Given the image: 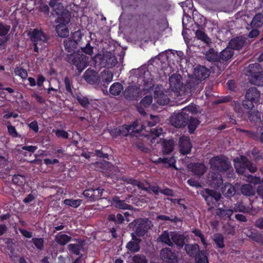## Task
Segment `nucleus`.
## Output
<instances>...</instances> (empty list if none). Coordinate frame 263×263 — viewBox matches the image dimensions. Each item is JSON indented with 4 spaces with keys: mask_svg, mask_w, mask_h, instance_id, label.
<instances>
[{
    "mask_svg": "<svg viewBox=\"0 0 263 263\" xmlns=\"http://www.w3.org/2000/svg\"><path fill=\"white\" fill-rule=\"evenodd\" d=\"M77 41L70 38L66 39L64 41L65 49L69 53L66 57V61L71 65H74L79 72L81 73L88 65V57L83 54L75 53L77 48Z\"/></svg>",
    "mask_w": 263,
    "mask_h": 263,
    "instance_id": "nucleus-1",
    "label": "nucleus"
},
{
    "mask_svg": "<svg viewBox=\"0 0 263 263\" xmlns=\"http://www.w3.org/2000/svg\"><path fill=\"white\" fill-rule=\"evenodd\" d=\"M247 71L251 84L257 86H263V70L259 64H250Z\"/></svg>",
    "mask_w": 263,
    "mask_h": 263,
    "instance_id": "nucleus-2",
    "label": "nucleus"
},
{
    "mask_svg": "<svg viewBox=\"0 0 263 263\" xmlns=\"http://www.w3.org/2000/svg\"><path fill=\"white\" fill-rule=\"evenodd\" d=\"M260 97L259 91L256 87H250L246 92L242 105L244 108L250 111L259 102Z\"/></svg>",
    "mask_w": 263,
    "mask_h": 263,
    "instance_id": "nucleus-3",
    "label": "nucleus"
},
{
    "mask_svg": "<svg viewBox=\"0 0 263 263\" xmlns=\"http://www.w3.org/2000/svg\"><path fill=\"white\" fill-rule=\"evenodd\" d=\"M210 168L219 172H225L231 167V162L224 156H216L211 158L209 161Z\"/></svg>",
    "mask_w": 263,
    "mask_h": 263,
    "instance_id": "nucleus-4",
    "label": "nucleus"
},
{
    "mask_svg": "<svg viewBox=\"0 0 263 263\" xmlns=\"http://www.w3.org/2000/svg\"><path fill=\"white\" fill-rule=\"evenodd\" d=\"M53 8V11L58 15L56 22L59 24L67 25L71 19V13L68 10L64 9L61 3L58 2L57 4Z\"/></svg>",
    "mask_w": 263,
    "mask_h": 263,
    "instance_id": "nucleus-5",
    "label": "nucleus"
},
{
    "mask_svg": "<svg viewBox=\"0 0 263 263\" xmlns=\"http://www.w3.org/2000/svg\"><path fill=\"white\" fill-rule=\"evenodd\" d=\"M221 175L218 172L210 171L206 176V183L211 187L218 189L223 184Z\"/></svg>",
    "mask_w": 263,
    "mask_h": 263,
    "instance_id": "nucleus-6",
    "label": "nucleus"
},
{
    "mask_svg": "<svg viewBox=\"0 0 263 263\" xmlns=\"http://www.w3.org/2000/svg\"><path fill=\"white\" fill-rule=\"evenodd\" d=\"M208 205L215 204L221 197V194L213 190L205 189L200 193Z\"/></svg>",
    "mask_w": 263,
    "mask_h": 263,
    "instance_id": "nucleus-7",
    "label": "nucleus"
},
{
    "mask_svg": "<svg viewBox=\"0 0 263 263\" xmlns=\"http://www.w3.org/2000/svg\"><path fill=\"white\" fill-rule=\"evenodd\" d=\"M189 118H190V115L183 113L181 110L180 112L176 114L171 117V122L176 127L180 128L184 127L187 125Z\"/></svg>",
    "mask_w": 263,
    "mask_h": 263,
    "instance_id": "nucleus-8",
    "label": "nucleus"
},
{
    "mask_svg": "<svg viewBox=\"0 0 263 263\" xmlns=\"http://www.w3.org/2000/svg\"><path fill=\"white\" fill-rule=\"evenodd\" d=\"M160 256L165 263H178V257L175 252L169 248L162 249Z\"/></svg>",
    "mask_w": 263,
    "mask_h": 263,
    "instance_id": "nucleus-9",
    "label": "nucleus"
},
{
    "mask_svg": "<svg viewBox=\"0 0 263 263\" xmlns=\"http://www.w3.org/2000/svg\"><path fill=\"white\" fill-rule=\"evenodd\" d=\"M103 191L104 189L100 187L97 189L89 188L84 190L83 194L88 200L93 201L101 198Z\"/></svg>",
    "mask_w": 263,
    "mask_h": 263,
    "instance_id": "nucleus-10",
    "label": "nucleus"
},
{
    "mask_svg": "<svg viewBox=\"0 0 263 263\" xmlns=\"http://www.w3.org/2000/svg\"><path fill=\"white\" fill-rule=\"evenodd\" d=\"M185 88L187 91L192 94L197 95L200 92L202 87L200 81L196 79L193 78L187 82L185 84Z\"/></svg>",
    "mask_w": 263,
    "mask_h": 263,
    "instance_id": "nucleus-11",
    "label": "nucleus"
},
{
    "mask_svg": "<svg viewBox=\"0 0 263 263\" xmlns=\"http://www.w3.org/2000/svg\"><path fill=\"white\" fill-rule=\"evenodd\" d=\"M83 78L90 84L99 85V75L93 69H91L90 68L87 69L84 73Z\"/></svg>",
    "mask_w": 263,
    "mask_h": 263,
    "instance_id": "nucleus-12",
    "label": "nucleus"
},
{
    "mask_svg": "<svg viewBox=\"0 0 263 263\" xmlns=\"http://www.w3.org/2000/svg\"><path fill=\"white\" fill-rule=\"evenodd\" d=\"M32 42L39 43L40 45L47 42L48 37L42 29H34L30 35Z\"/></svg>",
    "mask_w": 263,
    "mask_h": 263,
    "instance_id": "nucleus-13",
    "label": "nucleus"
},
{
    "mask_svg": "<svg viewBox=\"0 0 263 263\" xmlns=\"http://www.w3.org/2000/svg\"><path fill=\"white\" fill-rule=\"evenodd\" d=\"M140 93L139 88L136 86L129 85L123 91V96L127 100H137Z\"/></svg>",
    "mask_w": 263,
    "mask_h": 263,
    "instance_id": "nucleus-14",
    "label": "nucleus"
},
{
    "mask_svg": "<svg viewBox=\"0 0 263 263\" xmlns=\"http://www.w3.org/2000/svg\"><path fill=\"white\" fill-rule=\"evenodd\" d=\"M180 74H173L169 78L170 89L172 91L178 92L182 87V82Z\"/></svg>",
    "mask_w": 263,
    "mask_h": 263,
    "instance_id": "nucleus-15",
    "label": "nucleus"
},
{
    "mask_svg": "<svg viewBox=\"0 0 263 263\" xmlns=\"http://www.w3.org/2000/svg\"><path fill=\"white\" fill-rule=\"evenodd\" d=\"M179 147L181 154L183 155L190 154L192 147L190 139L185 136L180 137L179 140Z\"/></svg>",
    "mask_w": 263,
    "mask_h": 263,
    "instance_id": "nucleus-16",
    "label": "nucleus"
},
{
    "mask_svg": "<svg viewBox=\"0 0 263 263\" xmlns=\"http://www.w3.org/2000/svg\"><path fill=\"white\" fill-rule=\"evenodd\" d=\"M134 224L133 230L135 235L138 237L144 236L147 232L146 223L141 219H137L134 221Z\"/></svg>",
    "mask_w": 263,
    "mask_h": 263,
    "instance_id": "nucleus-17",
    "label": "nucleus"
},
{
    "mask_svg": "<svg viewBox=\"0 0 263 263\" xmlns=\"http://www.w3.org/2000/svg\"><path fill=\"white\" fill-rule=\"evenodd\" d=\"M190 171L195 176H202L206 171V167L203 163L194 162L190 163L188 166Z\"/></svg>",
    "mask_w": 263,
    "mask_h": 263,
    "instance_id": "nucleus-18",
    "label": "nucleus"
},
{
    "mask_svg": "<svg viewBox=\"0 0 263 263\" xmlns=\"http://www.w3.org/2000/svg\"><path fill=\"white\" fill-rule=\"evenodd\" d=\"M171 237L173 244L178 248H182L185 246L186 237L183 234L176 231L171 232Z\"/></svg>",
    "mask_w": 263,
    "mask_h": 263,
    "instance_id": "nucleus-19",
    "label": "nucleus"
},
{
    "mask_svg": "<svg viewBox=\"0 0 263 263\" xmlns=\"http://www.w3.org/2000/svg\"><path fill=\"white\" fill-rule=\"evenodd\" d=\"M246 42V39L242 36L234 37L230 40L229 43V47L232 50L241 49Z\"/></svg>",
    "mask_w": 263,
    "mask_h": 263,
    "instance_id": "nucleus-20",
    "label": "nucleus"
},
{
    "mask_svg": "<svg viewBox=\"0 0 263 263\" xmlns=\"http://www.w3.org/2000/svg\"><path fill=\"white\" fill-rule=\"evenodd\" d=\"M127 127L126 124H124L116 128H110L109 130V133L114 138H117L121 136L126 137L128 135Z\"/></svg>",
    "mask_w": 263,
    "mask_h": 263,
    "instance_id": "nucleus-21",
    "label": "nucleus"
},
{
    "mask_svg": "<svg viewBox=\"0 0 263 263\" xmlns=\"http://www.w3.org/2000/svg\"><path fill=\"white\" fill-rule=\"evenodd\" d=\"M113 74L109 71L103 70L99 76V85L107 88L108 85L112 81Z\"/></svg>",
    "mask_w": 263,
    "mask_h": 263,
    "instance_id": "nucleus-22",
    "label": "nucleus"
},
{
    "mask_svg": "<svg viewBox=\"0 0 263 263\" xmlns=\"http://www.w3.org/2000/svg\"><path fill=\"white\" fill-rule=\"evenodd\" d=\"M209 74V70L205 66H198L195 69L194 75L195 79L200 82L207 78Z\"/></svg>",
    "mask_w": 263,
    "mask_h": 263,
    "instance_id": "nucleus-23",
    "label": "nucleus"
},
{
    "mask_svg": "<svg viewBox=\"0 0 263 263\" xmlns=\"http://www.w3.org/2000/svg\"><path fill=\"white\" fill-rule=\"evenodd\" d=\"M132 240L129 241L126 246L127 249L131 252L136 253L138 252L140 249L139 243L140 239L137 238L135 235L134 233L131 234Z\"/></svg>",
    "mask_w": 263,
    "mask_h": 263,
    "instance_id": "nucleus-24",
    "label": "nucleus"
},
{
    "mask_svg": "<svg viewBox=\"0 0 263 263\" xmlns=\"http://www.w3.org/2000/svg\"><path fill=\"white\" fill-rule=\"evenodd\" d=\"M117 59L115 56L104 54L101 59L100 65L101 67L110 68L115 66Z\"/></svg>",
    "mask_w": 263,
    "mask_h": 263,
    "instance_id": "nucleus-25",
    "label": "nucleus"
},
{
    "mask_svg": "<svg viewBox=\"0 0 263 263\" xmlns=\"http://www.w3.org/2000/svg\"><path fill=\"white\" fill-rule=\"evenodd\" d=\"M111 204L116 208L122 210H130L132 208L131 205L125 203V200H121L118 196H115L112 198Z\"/></svg>",
    "mask_w": 263,
    "mask_h": 263,
    "instance_id": "nucleus-26",
    "label": "nucleus"
},
{
    "mask_svg": "<svg viewBox=\"0 0 263 263\" xmlns=\"http://www.w3.org/2000/svg\"><path fill=\"white\" fill-rule=\"evenodd\" d=\"M77 244L70 243L68 245V249L71 253L79 255L80 254V250L84 245L85 241L81 239H76Z\"/></svg>",
    "mask_w": 263,
    "mask_h": 263,
    "instance_id": "nucleus-27",
    "label": "nucleus"
},
{
    "mask_svg": "<svg viewBox=\"0 0 263 263\" xmlns=\"http://www.w3.org/2000/svg\"><path fill=\"white\" fill-rule=\"evenodd\" d=\"M184 249L187 254L193 258L200 251L199 245L196 243L186 244L184 246Z\"/></svg>",
    "mask_w": 263,
    "mask_h": 263,
    "instance_id": "nucleus-28",
    "label": "nucleus"
},
{
    "mask_svg": "<svg viewBox=\"0 0 263 263\" xmlns=\"http://www.w3.org/2000/svg\"><path fill=\"white\" fill-rule=\"evenodd\" d=\"M233 54V50L231 48L227 47L218 54L219 62L227 61L231 59Z\"/></svg>",
    "mask_w": 263,
    "mask_h": 263,
    "instance_id": "nucleus-29",
    "label": "nucleus"
},
{
    "mask_svg": "<svg viewBox=\"0 0 263 263\" xmlns=\"http://www.w3.org/2000/svg\"><path fill=\"white\" fill-rule=\"evenodd\" d=\"M189 121H187V128L189 129V132L192 134L194 133L195 130L196 129L197 126L200 123V121L198 120V118L196 117H193L190 116V118H189Z\"/></svg>",
    "mask_w": 263,
    "mask_h": 263,
    "instance_id": "nucleus-30",
    "label": "nucleus"
},
{
    "mask_svg": "<svg viewBox=\"0 0 263 263\" xmlns=\"http://www.w3.org/2000/svg\"><path fill=\"white\" fill-rule=\"evenodd\" d=\"M158 240L159 241L168 246L169 247H173L174 244L172 241L171 237V233L168 232V231H164L159 235Z\"/></svg>",
    "mask_w": 263,
    "mask_h": 263,
    "instance_id": "nucleus-31",
    "label": "nucleus"
},
{
    "mask_svg": "<svg viewBox=\"0 0 263 263\" xmlns=\"http://www.w3.org/2000/svg\"><path fill=\"white\" fill-rule=\"evenodd\" d=\"M222 191L225 196L231 197L233 196L236 193V189L234 185L230 183H226L222 187Z\"/></svg>",
    "mask_w": 263,
    "mask_h": 263,
    "instance_id": "nucleus-32",
    "label": "nucleus"
},
{
    "mask_svg": "<svg viewBox=\"0 0 263 263\" xmlns=\"http://www.w3.org/2000/svg\"><path fill=\"white\" fill-rule=\"evenodd\" d=\"M174 147V141L173 140H164L162 144V152L164 154H169L171 153Z\"/></svg>",
    "mask_w": 263,
    "mask_h": 263,
    "instance_id": "nucleus-33",
    "label": "nucleus"
},
{
    "mask_svg": "<svg viewBox=\"0 0 263 263\" xmlns=\"http://www.w3.org/2000/svg\"><path fill=\"white\" fill-rule=\"evenodd\" d=\"M251 25L253 28H259L263 25V14L258 13L253 17Z\"/></svg>",
    "mask_w": 263,
    "mask_h": 263,
    "instance_id": "nucleus-34",
    "label": "nucleus"
},
{
    "mask_svg": "<svg viewBox=\"0 0 263 263\" xmlns=\"http://www.w3.org/2000/svg\"><path fill=\"white\" fill-rule=\"evenodd\" d=\"M55 31L58 35L61 37H66L69 35V30L65 24H58L56 26Z\"/></svg>",
    "mask_w": 263,
    "mask_h": 263,
    "instance_id": "nucleus-35",
    "label": "nucleus"
},
{
    "mask_svg": "<svg viewBox=\"0 0 263 263\" xmlns=\"http://www.w3.org/2000/svg\"><path fill=\"white\" fill-rule=\"evenodd\" d=\"M233 211L230 209H222L219 208L216 211V215L220 218L223 219H231V216L232 215Z\"/></svg>",
    "mask_w": 263,
    "mask_h": 263,
    "instance_id": "nucleus-36",
    "label": "nucleus"
},
{
    "mask_svg": "<svg viewBox=\"0 0 263 263\" xmlns=\"http://www.w3.org/2000/svg\"><path fill=\"white\" fill-rule=\"evenodd\" d=\"M126 181L127 183L131 184L135 186H137L139 189L143 190L148 193H150L148 188L144 186V183L143 182L131 178L126 179Z\"/></svg>",
    "mask_w": 263,
    "mask_h": 263,
    "instance_id": "nucleus-37",
    "label": "nucleus"
},
{
    "mask_svg": "<svg viewBox=\"0 0 263 263\" xmlns=\"http://www.w3.org/2000/svg\"><path fill=\"white\" fill-rule=\"evenodd\" d=\"M195 263H209L208 254L206 251L202 250L194 257Z\"/></svg>",
    "mask_w": 263,
    "mask_h": 263,
    "instance_id": "nucleus-38",
    "label": "nucleus"
},
{
    "mask_svg": "<svg viewBox=\"0 0 263 263\" xmlns=\"http://www.w3.org/2000/svg\"><path fill=\"white\" fill-rule=\"evenodd\" d=\"M72 238L64 234L60 233L55 236V240L60 245L64 246L71 240Z\"/></svg>",
    "mask_w": 263,
    "mask_h": 263,
    "instance_id": "nucleus-39",
    "label": "nucleus"
},
{
    "mask_svg": "<svg viewBox=\"0 0 263 263\" xmlns=\"http://www.w3.org/2000/svg\"><path fill=\"white\" fill-rule=\"evenodd\" d=\"M123 90V85L119 82H116L110 86L109 92L113 96H118Z\"/></svg>",
    "mask_w": 263,
    "mask_h": 263,
    "instance_id": "nucleus-40",
    "label": "nucleus"
},
{
    "mask_svg": "<svg viewBox=\"0 0 263 263\" xmlns=\"http://www.w3.org/2000/svg\"><path fill=\"white\" fill-rule=\"evenodd\" d=\"M107 219L109 221L114 222L116 224H121L124 221L123 216L120 213H118L117 215L109 214L107 217Z\"/></svg>",
    "mask_w": 263,
    "mask_h": 263,
    "instance_id": "nucleus-41",
    "label": "nucleus"
},
{
    "mask_svg": "<svg viewBox=\"0 0 263 263\" xmlns=\"http://www.w3.org/2000/svg\"><path fill=\"white\" fill-rule=\"evenodd\" d=\"M213 241L218 248L223 249L225 247L224 243V237L222 234H215L214 235Z\"/></svg>",
    "mask_w": 263,
    "mask_h": 263,
    "instance_id": "nucleus-42",
    "label": "nucleus"
},
{
    "mask_svg": "<svg viewBox=\"0 0 263 263\" xmlns=\"http://www.w3.org/2000/svg\"><path fill=\"white\" fill-rule=\"evenodd\" d=\"M95 166L97 168H101L102 170H109L112 168V165L109 162L105 160L97 161L95 163Z\"/></svg>",
    "mask_w": 263,
    "mask_h": 263,
    "instance_id": "nucleus-43",
    "label": "nucleus"
},
{
    "mask_svg": "<svg viewBox=\"0 0 263 263\" xmlns=\"http://www.w3.org/2000/svg\"><path fill=\"white\" fill-rule=\"evenodd\" d=\"M82 200L80 199H66L63 201V203L65 205H67L73 208L79 207L82 203Z\"/></svg>",
    "mask_w": 263,
    "mask_h": 263,
    "instance_id": "nucleus-44",
    "label": "nucleus"
},
{
    "mask_svg": "<svg viewBox=\"0 0 263 263\" xmlns=\"http://www.w3.org/2000/svg\"><path fill=\"white\" fill-rule=\"evenodd\" d=\"M10 25L0 22V36L3 37V38L8 37L9 39L7 34L10 31Z\"/></svg>",
    "mask_w": 263,
    "mask_h": 263,
    "instance_id": "nucleus-45",
    "label": "nucleus"
},
{
    "mask_svg": "<svg viewBox=\"0 0 263 263\" xmlns=\"http://www.w3.org/2000/svg\"><path fill=\"white\" fill-rule=\"evenodd\" d=\"M247 164H243L242 163H236L235 162L234 164V167L236 169V172L239 174L243 175L245 176H247Z\"/></svg>",
    "mask_w": 263,
    "mask_h": 263,
    "instance_id": "nucleus-46",
    "label": "nucleus"
},
{
    "mask_svg": "<svg viewBox=\"0 0 263 263\" xmlns=\"http://www.w3.org/2000/svg\"><path fill=\"white\" fill-rule=\"evenodd\" d=\"M76 99L81 106L84 108H87L90 104L88 98L85 96H83L80 93L77 95Z\"/></svg>",
    "mask_w": 263,
    "mask_h": 263,
    "instance_id": "nucleus-47",
    "label": "nucleus"
},
{
    "mask_svg": "<svg viewBox=\"0 0 263 263\" xmlns=\"http://www.w3.org/2000/svg\"><path fill=\"white\" fill-rule=\"evenodd\" d=\"M31 241L38 250L42 251L44 250V240L43 238L34 237L32 238Z\"/></svg>",
    "mask_w": 263,
    "mask_h": 263,
    "instance_id": "nucleus-48",
    "label": "nucleus"
},
{
    "mask_svg": "<svg viewBox=\"0 0 263 263\" xmlns=\"http://www.w3.org/2000/svg\"><path fill=\"white\" fill-rule=\"evenodd\" d=\"M132 263H148L146 256L142 254H136L131 259Z\"/></svg>",
    "mask_w": 263,
    "mask_h": 263,
    "instance_id": "nucleus-49",
    "label": "nucleus"
},
{
    "mask_svg": "<svg viewBox=\"0 0 263 263\" xmlns=\"http://www.w3.org/2000/svg\"><path fill=\"white\" fill-rule=\"evenodd\" d=\"M240 131L244 133L248 137L251 138L254 140L258 141L259 133L257 131L254 132L243 129H240Z\"/></svg>",
    "mask_w": 263,
    "mask_h": 263,
    "instance_id": "nucleus-50",
    "label": "nucleus"
},
{
    "mask_svg": "<svg viewBox=\"0 0 263 263\" xmlns=\"http://www.w3.org/2000/svg\"><path fill=\"white\" fill-rule=\"evenodd\" d=\"M37 8L40 12L43 13L45 15H48L49 14V6L44 2H40L38 3Z\"/></svg>",
    "mask_w": 263,
    "mask_h": 263,
    "instance_id": "nucleus-51",
    "label": "nucleus"
},
{
    "mask_svg": "<svg viewBox=\"0 0 263 263\" xmlns=\"http://www.w3.org/2000/svg\"><path fill=\"white\" fill-rule=\"evenodd\" d=\"M205 57L206 59L210 62H217L219 61V57L217 53L215 52V51L210 49L208 51L206 52L205 54Z\"/></svg>",
    "mask_w": 263,
    "mask_h": 263,
    "instance_id": "nucleus-52",
    "label": "nucleus"
},
{
    "mask_svg": "<svg viewBox=\"0 0 263 263\" xmlns=\"http://www.w3.org/2000/svg\"><path fill=\"white\" fill-rule=\"evenodd\" d=\"M12 181L13 183L18 186L23 185L25 181V177L21 175H14L12 177Z\"/></svg>",
    "mask_w": 263,
    "mask_h": 263,
    "instance_id": "nucleus-53",
    "label": "nucleus"
},
{
    "mask_svg": "<svg viewBox=\"0 0 263 263\" xmlns=\"http://www.w3.org/2000/svg\"><path fill=\"white\" fill-rule=\"evenodd\" d=\"M195 35L198 39L206 43H209L210 41V38L205 33L201 30H197L196 31Z\"/></svg>",
    "mask_w": 263,
    "mask_h": 263,
    "instance_id": "nucleus-54",
    "label": "nucleus"
},
{
    "mask_svg": "<svg viewBox=\"0 0 263 263\" xmlns=\"http://www.w3.org/2000/svg\"><path fill=\"white\" fill-rule=\"evenodd\" d=\"M14 71L15 75L19 76L23 79H26L28 77L27 71L23 67H16Z\"/></svg>",
    "mask_w": 263,
    "mask_h": 263,
    "instance_id": "nucleus-55",
    "label": "nucleus"
},
{
    "mask_svg": "<svg viewBox=\"0 0 263 263\" xmlns=\"http://www.w3.org/2000/svg\"><path fill=\"white\" fill-rule=\"evenodd\" d=\"M241 191L242 194L246 196L253 195L254 191L251 185L249 184H244L241 186Z\"/></svg>",
    "mask_w": 263,
    "mask_h": 263,
    "instance_id": "nucleus-56",
    "label": "nucleus"
},
{
    "mask_svg": "<svg viewBox=\"0 0 263 263\" xmlns=\"http://www.w3.org/2000/svg\"><path fill=\"white\" fill-rule=\"evenodd\" d=\"M153 102V97L151 95L145 96L140 101V106H143L144 108L148 107Z\"/></svg>",
    "mask_w": 263,
    "mask_h": 263,
    "instance_id": "nucleus-57",
    "label": "nucleus"
},
{
    "mask_svg": "<svg viewBox=\"0 0 263 263\" xmlns=\"http://www.w3.org/2000/svg\"><path fill=\"white\" fill-rule=\"evenodd\" d=\"M192 233L195 234V235L197 237H198L200 238L201 241L202 243L206 247L208 244L206 243L205 238L202 232V231L198 229H193L192 230Z\"/></svg>",
    "mask_w": 263,
    "mask_h": 263,
    "instance_id": "nucleus-58",
    "label": "nucleus"
},
{
    "mask_svg": "<svg viewBox=\"0 0 263 263\" xmlns=\"http://www.w3.org/2000/svg\"><path fill=\"white\" fill-rule=\"evenodd\" d=\"M64 82L66 91L71 95H72L73 91L72 90V81L68 77H65L64 80Z\"/></svg>",
    "mask_w": 263,
    "mask_h": 263,
    "instance_id": "nucleus-59",
    "label": "nucleus"
},
{
    "mask_svg": "<svg viewBox=\"0 0 263 263\" xmlns=\"http://www.w3.org/2000/svg\"><path fill=\"white\" fill-rule=\"evenodd\" d=\"M235 210L237 212L248 213L250 211L249 206H246L242 203H237L235 205Z\"/></svg>",
    "mask_w": 263,
    "mask_h": 263,
    "instance_id": "nucleus-60",
    "label": "nucleus"
},
{
    "mask_svg": "<svg viewBox=\"0 0 263 263\" xmlns=\"http://www.w3.org/2000/svg\"><path fill=\"white\" fill-rule=\"evenodd\" d=\"M231 105L234 108V110L235 111L240 115H241L243 114V110L242 109L241 104L240 102L238 101H233Z\"/></svg>",
    "mask_w": 263,
    "mask_h": 263,
    "instance_id": "nucleus-61",
    "label": "nucleus"
},
{
    "mask_svg": "<svg viewBox=\"0 0 263 263\" xmlns=\"http://www.w3.org/2000/svg\"><path fill=\"white\" fill-rule=\"evenodd\" d=\"M252 240L259 245L263 246V234L259 232L257 230Z\"/></svg>",
    "mask_w": 263,
    "mask_h": 263,
    "instance_id": "nucleus-62",
    "label": "nucleus"
},
{
    "mask_svg": "<svg viewBox=\"0 0 263 263\" xmlns=\"http://www.w3.org/2000/svg\"><path fill=\"white\" fill-rule=\"evenodd\" d=\"M169 102L168 97L164 94H160L158 97L157 103L162 105L167 104Z\"/></svg>",
    "mask_w": 263,
    "mask_h": 263,
    "instance_id": "nucleus-63",
    "label": "nucleus"
},
{
    "mask_svg": "<svg viewBox=\"0 0 263 263\" xmlns=\"http://www.w3.org/2000/svg\"><path fill=\"white\" fill-rule=\"evenodd\" d=\"M138 125H139V121L138 120L134 121L131 125H126V126H128L127 127V128L128 130V133H129L130 130L131 129L133 130V132L139 133L141 130H142V129H138L137 127H138Z\"/></svg>",
    "mask_w": 263,
    "mask_h": 263,
    "instance_id": "nucleus-64",
    "label": "nucleus"
}]
</instances>
